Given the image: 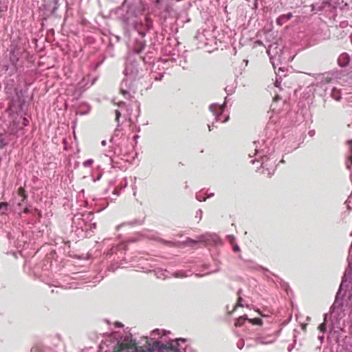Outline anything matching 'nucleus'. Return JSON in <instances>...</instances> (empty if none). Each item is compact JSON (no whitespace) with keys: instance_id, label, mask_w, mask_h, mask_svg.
<instances>
[{"instance_id":"1","label":"nucleus","mask_w":352,"mask_h":352,"mask_svg":"<svg viewBox=\"0 0 352 352\" xmlns=\"http://www.w3.org/2000/svg\"><path fill=\"white\" fill-rule=\"evenodd\" d=\"M145 10L146 4L143 0H124L114 10L115 16L121 23L126 38L131 39L132 31L138 34V37L135 38L131 47L136 54H141L145 48L144 37L146 32L153 28V19L148 14L144 16V21L140 19Z\"/></svg>"},{"instance_id":"2","label":"nucleus","mask_w":352,"mask_h":352,"mask_svg":"<svg viewBox=\"0 0 352 352\" xmlns=\"http://www.w3.org/2000/svg\"><path fill=\"white\" fill-rule=\"evenodd\" d=\"M115 338L114 352H182L179 342H186V339L178 338L167 345L147 336L136 342L131 333L120 336L118 333H115Z\"/></svg>"},{"instance_id":"3","label":"nucleus","mask_w":352,"mask_h":352,"mask_svg":"<svg viewBox=\"0 0 352 352\" xmlns=\"http://www.w3.org/2000/svg\"><path fill=\"white\" fill-rule=\"evenodd\" d=\"M352 263L349 260L334 302L330 308V315L334 326L341 328V321L352 312Z\"/></svg>"},{"instance_id":"4","label":"nucleus","mask_w":352,"mask_h":352,"mask_svg":"<svg viewBox=\"0 0 352 352\" xmlns=\"http://www.w3.org/2000/svg\"><path fill=\"white\" fill-rule=\"evenodd\" d=\"M157 50L155 43H152L148 47L147 52L144 56H140V58L142 59L144 64H153L151 73V78H154L155 80H160L165 73L164 70L167 69L168 67L173 63L174 59L168 58L158 60L157 62H155L157 56Z\"/></svg>"},{"instance_id":"5","label":"nucleus","mask_w":352,"mask_h":352,"mask_svg":"<svg viewBox=\"0 0 352 352\" xmlns=\"http://www.w3.org/2000/svg\"><path fill=\"white\" fill-rule=\"evenodd\" d=\"M94 217L91 212L75 214L72 219V233L78 239L91 236L93 230L96 228V223L92 222Z\"/></svg>"},{"instance_id":"6","label":"nucleus","mask_w":352,"mask_h":352,"mask_svg":"<svg viewBox=\"0 0 352 352\" xmlns=\"http://www.w3.org/2000/svg\"><path fill=\"white\" fill-rule=\"evenodd\" d=\"M24 52L25 50L23 47L14 43L11 45L10 52V65L3 66L6 72L8 73L10 77V78L6 80V88L8 86L12 87L14 83V78L19 77V73L18 69L23 67V61L20 60V58Z\"/></svg>"},{"instance_id":"7","label":"nucleus","mask_w":352,"mask_h":352,"mask_svg":"<svg viewBox=\"0 0 352 352\" xmlns=\"http://www.w3.org/2000/svg\"><path fill=\"white\" fill-rule=\"evenodd\" d=\"M253 146L254 147V153L253 155L251 153L249 154L250 157H252L254 156L256 157L254 160H251V163L254 164L255 161L262 160L261 162V167L264 168L265 160L268 159L267 156L270 154V149L267 148L265 145V142H263L261 144L258 141H254L253 142Z\"/></svg>"},{"instance_id":"8","label":"nucleus","mask_w":352,"mask_h":352,"mask_svg":"<svg viewBox=\"0 0 352 352\" xmlns=\"http://www.w3.org/2000/svg\"><path fill=\"white\" fill-rule=\"evenodd\" d=\"M134 80L133 79L129 80V78L126 77L120 84V93L125 99L131 100L135 94V88L133 84Z\"/></svg>"},{"instance_id":"9","label":"nucleus","mask_w":352,"mask_h":352,"mask_svg":"<svg viewBox=\"0 0 352 352\" xmlns=\"http://www.w3.org/2000/svg\"><path fill=\"white\" fill-rule=\"evenodd\" d=\"M124 75L127 78L135 80L139 75L138 64L129 58L126 62Z\"/></svg>"},{"instance_id":"10","label":"nucleus","mask_w":352,"mask_h":352,"mask_svg":"<svg viewBox=\"0 0 352 352\" xmlns=\"http://www.w3.org/2000/svg\"><path fill=\"white\" fill-rule=\"evenodd\" d=\"M124 245L123 244L113 246L106 252L105 257L107 258L111 259L112 261L117 264L124 254Z\"/></svg>"},{"instance_id":"11","label":"nucleus","mask_w":352,"mask_h":352,"mask_svg":"<svg viewBox=\"0 0 352 352\" xmlns=\"http://www.w3.org/2000/svg\"><path fill=\"white\" fill-rule=\"evenodd\" d=\"M228 102V97L225 98L224 103L222 105H219L217 104H210L209 109L211 112H212L213 116H215V119L217 121H221V122H226L228 120L229 116H226L223 120H221L222 113L224 111L225 107L226 104Z\"/></svg>"},{"instance_id":"12","label":"nucleus","mask_w":352,"mask_h":352,"mask_svg":"<svg viewBox=\"0 0 352 352\" xmlns=\"http://www.w3.org/2000/svg\"><path fill=\"white\" fill-rule=\"evenodd\" d=\"M28 196L25 193L24 188H19L17 197H15V203H16L19 207L21 208L25 204H26Z\"/></svg>"},{"instance_id":"13","label":"nucleus","mask_w":352,"mask_h":352,"mask_svg":"<svg viewBox=\"0 0 352 352\" xmlns=\"http://www.w3.org/2000/svg\"><path fill=\"white\" fill-rule=\"evenodd\" d=\"M331 4L328 1H323L320 3H316L311 5V11L317 13L323 11L327 7L329 8Z\"/></svg>"},{"instance_id":"14","label":"nucleus","mask_w":352,"mask_h":352,"mask_svg":"<svg viewBox=\"0 0 352 352\" xmlns=\"http://www.w3.org/2000/svg\"><path fill=\"white\" fill-rule=\"evenodd\" d=\"M349 61L350 56L346 52L341 54L338 58V63L342 67L347 66L349 63Z\"/></svg>"},{"instance_id":"15","label":"nucleus","mask_w":352,"mask_h":352,"mask_svg":"<svg viewBox=\"0 0 352 352\" xmlns=\"http://www.w3.org/2000/svg\"><path fill=\"white\" fill-rule=\"evenodd\" d=\"M293 17V14L292 12H288L285 14L280 15L276 20V23L278 25L282 26L287 21L290 20Z\"/></svg>"},{"instance_id":"16","label":"nucleus","mask_w":352,"mask_h":352,"mask_svg":"<svg viewBox=\"0 0 352 352\" xmlns=\"http://www.w3.org/2000/svg\"><path fill=\"white\" fill-rule=\"evenodd\" d=\"M89 80V77H84L81 81H80L77 86H76V90L79 92H82L85 90H86L89 86H88V82Z\"/></svg>"},{"instance_id":"17","label":"nucleus","mask_w":352,"mask_h":352,"mask_svg":"<svg viewBox=\"0 0 352 352\" xmlns=\"http://www.w3.org/2000/svg\"><path fill=\"white\" fill-rule=\"evenodd\" d=\"M241 294H242V289H239L238 290V292H237V295L239 296V297H238V300H237V303H236V306H235V308H236V307H248V305H244V304L243 303V298L241 296Z\"/></svg>"},{"instance_id":"18","label":"nucleus","mask_w":352,"mask_h":352,"mask_svg":"<svg viewBox=\"0 0 352 352\" xmlns=\"http://www.w3.org/2000/svg\"><path fill=\"white\" fill-rule=\"evenodd\" d=\"M331 97L334 100L339 101L342 98V94L340 93V91L336 88H333L331 91Z\"/></svg>"},{"instance_id":"19","label":"nucleus","mask_w":352,"mask_h":352,"mask_svg":"<svg viewBox=\"0 0 352 352\" xmlns=\"http://www.w3.org/2000/svg\"><path fill=\"white\" fill-rule=\"evenodd\" d=\"M190 271L186 272L184 270H179L173 274V276L176 278H183V277H187L189 276Z\"/></svg>"},{"instance_id":"20","label":"nucleus","mask_w":352,"mask_h":352,"mask_svg":"<svg viewBox=\"0 0 352 352\" xmlns=\"http://www.w3.org/2000/svg\"><path fill=\"white\" fill-rule=\"evenodd\" d=\"M166 273H167V271L163 270H158L155 271L156 276L159 278L164 279V278H167L168 275L166 274Z\"/></svg>"},{"instance_id":"21","label":"nucleus","mask_w":352,"mask_h":352,"mask_svg":"<svg viewBox=\"0 0 352 352\" xmlns=\"http://www.w3.org/2000/svg\"><path fill=\"white\" fill-rule=\"evenodd\" d=\"M246 320H248V318L246 316H241V317L238 318L235 322V326H236V327L242 326Z\"/></svg>"},{"instance_id":"22","label":"nucleus","mask_w":352,"mask_h":352,"mask_svg":"<svg viewBox=\"0 0 352 352\" xmlns=\"http://www.w3.org/2000/svg\"><path fill=\"white\" fill-rule=\"evenodd\" d=\"M196 199L199 201H204L206 199V194L203 190L196 194Z\"/></svg>"},{"instance_id":"23","label":"nucleus","mask_w":352,"mask_h":352,"mask_svg":"<svg viewBox=\"0 0 352 352\" xmlns=\"http://www.w3.org/2000/svg\"><path fill=\"white\" fill-rule=\"evenodd\" d=\"M270 338L258 337L257 338V341L261 344H269L272 342V340Z\"/></svg>"},{"instance_id":"24","label":"nucleus","mask_w":352,"mask_h":352,"mask_svg":"<svg viewBox=\"0 0 352 352\" xmlns=\"http://www.w3.org/2000/svg\"><path fill=\"white\" fill-rule=\"evenodd\" d=\"M249 320L253 324L261 325L263 324V320L260 318H254L252 319H250Z\"/></svg>"},{"instance_id":"25","label":"nucleus","mask_w":352,"mask_h":352,"mask_svg":"<svg viewBox=\"0 0 352 352\" xmlns=\"http://www.w3.org/2000/svg\"><path fill=\"white\" fill-rule=\"evenodd\" d=\"M1 215L5 213L6 211H8V204L6 202H1ZM3 219V217H1V220Z\"/></svg>"},{"instance_id":"26","label":"nucleus","mask_w":352,"mask_h":352,"mask_svg":"<svg viewBox=\"0 0 352 352\" xmlns=\"http://www.w3.org/2000/svg\"><path fill=\"white\" fill-rule=\"evenodd\" d=\"M224 89L228 95H231L234 91V87L233 86H227Z\"/></svg>"},{"instance_id":"27","label":"nucleus","mask_w":352,"mask_h":352,"mask_svg":"<svg viewBox=\"0 0 352 352\" xmlns=\"http://www.w3.org/2000/svg\"><path fill=\"white\" fill-rule=\"evenodd\" d=\"M143 223V220H134L132 221L127 222L126 224L131 225V226H135V225H142Z\"/></svg>"},{"instance_id":"28","label":"nucleus","mask_w":352,"mask_h":352,"mask_svg":"<svg viewBox=\"0 0 352 352\" xmlns=\"http://www.w3.org/2000/svg\"><path fill=\"white\" fill-rule=\"evenodd\" d=\"M318 329L320 332L324 333L326 331V323L324 322L318 326Z\"/></svg>"},{"instance_id":"29","label":"nucleus","mask_w":352,"mask_h":352,"mask_svg":"<svg viewBox=\"0 0 352 352\" xmlns=\"http://www.w3.org/2000/svg\"><path fill=\"white\" fill-rule=\"evenodd\" d=\"M94 163V160L92 159H88L83 162V166L85 167H88L91 166Z\"/></svg>"},{"instance_id":"30","label":"nucleus","mask_w":352,"mask_h":352,"mask_svg":"<svg viewBox=\"0 0 352 352\" xmlns=\"http://www.w3.org/2000/svg\"><path fill=\"white\" fill-rule=\"evenodd\" d=\"M58 1H59V0H52V2H53V3H54V7H53V8H52V13H54V12H55V11H56V10H57V9H58Z\"/></svg>"},{"instance_id":"31","label":"nucleus","mask_w":352,"mask_h":352,"mask_svg":"<svg viewBox=\"0 0 352 352\" xmlns=\"http://www.w3.org/2000/svg\"><path fill=\"white\" fill-rule=\"evenodd\" d=\"M160 331H161V330H160L159 329H154L153 331H151V335L152 336H155L156 335H160Z\"/></svg>"},{"instance_id":"32","label":"nucleus","mask_w":352,"mask_h":352,"mask_svg":"<svg viewBox=\"0 0 352 352\" xmlns=\"http://www.w3.org/2000/svg\"><path fill=\"white\" fill-rule=\"evenodd\" d=\"M236 345L239 349H241L244 346V341L243 340H239Z\"/></svg>"},{"instance_id":"33","label":"nucleus","mask_w":352,"mask_h":352,"mask_svg":"<svg viewBox=\"0 0 352 352\" xmlns=\"http://www.w3.org/2000/svg\"><path fill=\"white\" fill-rule=\"evenodd\" d=\"M112 153L115 154V152H113L112 151H109L108 153L105 154L107 157H109V160L112 162Z\"/></svg>"},{"instance_id":"34","label":"nucleus","mask_w":352,"mask_h":352,"mask_svg":"<svg viewBox=\"0 0 352 352\" xmlns=\"http://www.w3.org/2000/svg\"><path fill=\"white\" fill-rule=\"evenodd\" d=\"M201 215H202V210L201 209H199L196 212V217H199V219H201Z\"/></svg>"},{"instance_id":"35","label":"nucleus","mask_w":352,"mask_h":352,"mask_svg":"<svg viewBox=\"0 0 352 352\" xmlns=\"http://www.w3.org/2000/svg\"><path fill=\"white\" fill-rule=\"evenodd\" d=\"M240 250V248L238 245H234L233 246V251L236 252H239Z\"/></svg>"},{"instance_id":"36","label":"nucleus","mask_w":352,"mask_h":352,"mask_svg":"<svg viewBox=\"0 0 352 352\" xmlns=\"http://www.w3.org/2000/svg\"><path fill=\"white\" fill-rule=\"evenodd\" d=\"M102 175V173H99V174L97 175V177H94V176H93L94 181H95V182H96V181L99 180V179L101 178Z\"/></svg>"},{"instance_id":"37","label":"nucleus","mask_w":352,"mask_h":352,"mask_svg":"<svg viewBox=\"0 0 352 352\" xmlns=\"http://www.w3.org/2000/svg\"><path fill=\"white\" fill-rule=\"evenodd\" d=\"M120 113L118 110H116V120L118 121L119 118L120 117Z\"/></svg>"},{"instance_id":"38","label":"nucleus","mask_w":352,"mask_h":352,"mask_svg":"<svg viewBox=\"0 0 352 352\" xmlns=\"http://www.w3.org/2000/svg\"><path fill=\"white\" fill-rule=\"evenodd\" d=\"M23 212L24 213H29L30 212V210L29 208L27 207V206L25 205L23 210Z\"/></svg>"},{"instance_id":"39","label":"nucleus","mask_w":352,"mask_h":352,"mask_svg":"<svg viewBox=\"0 0 352 352\" xmlns=\"http://www.w3.org/2000/svg\"><path fill=\"white\" fill-rule=\"evenodd\" d=\"M308 134L309 135V136L313 137L315 135V131L314 130H310L308 132Z\"/></svg>"},{"instance_id":"40","label":"nucleus","mask_w":352,"mask_h":352,"mask_svg":"<svg viewBox=\"0 0 352 352\" xmlns=\"http://www.w3.org/2000/svg\"><path fill=\"white\" fill-rule=\"evenodd\" d=\"M274 85H275L276 87H278L280 86V82L276 78Z\"/></svg>"},{"instance_id":"41","label":"nucleus","mask_w":352,"mask_h":352,"mask_svg":"<svg viewBox=\"0 0 352 352\" xmlns=\"http://www.w3.org/2000/svg\"><path fill=\"white\" fill-rule=\"evenodd\" d=\"M115 325H116V327H123L122 324L121 322H116Z\"/></svg>"},{"instance_id":"42","label":"nucleus","mask_w":352,"mask_h":352,"mask_svg":"<svg viewBox=\"0 0 352 352\" xmlns=\"http://www.w3.org/2000/svg\"><path fill=\"white\" fill-rule=\"evenodd\" d=\"M258 269L261 270H263V271L269 272V270H267V269L264 268V267H262V266H258Z\"/></svg>"},{"instance_id":"43","label":"nucleus","mask_w":352,"mask_h":352,"mask_svg":"<svg viewBox=\"0 0 352 352\" xmlns=\"http://www.w3.org/2000/svg\"><path fill=\"white\" fill-rule=\"evenodd\" d=\"M228 238L230 239V243H232L234 241V238L233 236H228Z\"/></svg>"},{"instance_id":"44","label":"nucleus","mask_w":352,"mask_h":352,"mask_svg":"<svg viewBox=\"0 0 352 352\" xmlns=\"http://www.w3.org/2000/svg\"><path fill=\"white\" fill-rule=\"evenodd\" d=\"M208 126L209 131H211V130H212V127H214V124L212 123L211 125H210V124H208Z\"/></svg>"},{"instance_id":"45","label":"nucleus","mask_w":352,"mask_h":352,"mask_svg":"<svg viewBox=\"0 0 352 352\" xmlns=\"http://www.w3.org/2000/svg\"><path fill=\"white\" fill-rule=\"evenodd\" d=\"M318 339L320 340V342H322L324 340V336H318Z\"/></svg>"},{"instance_id":"46","label":"nucleus","mask_w":352,"mask_h":352,"mask_svg":"<svg viewBox=\"0 0 352 352\" xmlns=\"http://www.w3.org/2000/svg\"><path fill=\"white\" fill-rule=\"evenodd\" d=\"M23 122H24V124H25V125H26V124H27V123L28 122V119H27V118H24V119H23Z\"/></svg>"},{"instance_id":"47","label":"nucleus","mask_w":352,"mask_h":352,"mask_svg":"<svg viewBox=\"0 0 352 352\" xmlns=\"http://www.w3.org/2000/svg\"><path fill=\"white\" fill-rule=\"evenodd\" d=\"M101 144H102V146H105V145L107 144V142H106V140H102V141L101 142Z\"/></svg>"},{"instance_id":"48","label":"nucleus","mask_w":352,"mask_h":352,"mask_svg":"<svg viewBox=\"0 0 352 352\" xmlns=\"http://www.w3.org/2000/svg\"><path fill=\"white\" fill-rule=\"evenodd\" d=\"M164 332V335H166V333H170V331H166L165 330H162Z\"/></svg>"},{"instance_id":"49","label":"nucleus","mask_w":352,"mask_h":352,"mask_svg":"<svg viewBox=\"0 0 352 352\" xmlns=\"http://www.w3.org/2000/svg\"><path fill=\"white\" fill-rule=\"evenodd\" d=\"M165 10L166 12H169V8H168V6H167V7L165 8V10Z\"/></svg>"},{"instance_id":"50","label":"nucleus","mask_w":352,"mask_h":352,"mask_svg":"<svg viewBox=\"0 0 352 352\" xmlns=\"http://www.w3.org/2000/svg\"><path fill=\"white\" fill-rule=\"evenodd\" d=\"M87 108H88V109H89L88 107H87ZM88 110H89V109H88ZM88 111H86V112H80V114H84V113H87Z\"/></svg>"},{"instance_id":"51","label":"nucleus","mask_w":352,"mask_h":352,"mask_svg":"<svg viewBox=\"0 0 352 352\" xmlns=\"http://www.w3.org/2000/svg\"><path fill=\"white\" fill-rule=\"evenodd\" d=\"M133 138H134L135 140H136L137 138H138V135H135L133 136Z\"/></svg>"},{"instance_id":"52","label":"nucleus","mask_w":352,"mask_h":352,"mask_svg":"<svg viewBox=\"0 0 352 352\" xmlns=\"http://www.w3.org/2000/svg\"><path fill=\"white\" fill-rule=\"evenodd\" d=\"M164 243H166V244H169V243H170V241H164Z\"/></svg>"},{"instance_id":"53","label":"nucleus","mask_w":352,"mask_h":352,"mask_svg":"<svg viewBox=\"0 0 352 352\" xmlns=\"http://www.w3.org/2000/svg\"><path fill=\"white\" fill-rule=\"evenodd\" d=\"M109 269H112V270H114L113 264L109 267Z\"/></svg>"},{"instance_id":"54","label":"nucleus","mask_w":352,"mask_h":352,"mask_svg":"<svg viewBox=\"0 0 352 352\" xmlns=\"http://www.w3.org/2000/svg\"><path fill=\"white\" fill-rule=\"evenodd\" d=\"M56 287H62L63 286H60V285H54Z\"/></svg>"},{"instance_id":"55","label":"nucleus","mask_w":352,"mask_h":352,"mask_svg":"<svg viewBox=\"0 0 352 352\" xmlns=\"http://www.w3.org/2000/svg\"><path fill=\"white\" fill-rule=\"evenodd\" d=\"M243 61L245 63V65H248V60H243Z\"/></svg>"},{"instance_id":"56","label":"nucleus","mask_w":352,"mask_h":352,"mask_svg":"<svg viewBox=\"0 0 352 352\" xmlns=\"http://www.w3.org/2000/svg\"><path fill=\"white\" fill-rule=\"evenodd\" d=\"M10 235H11L10 233H8L7 236H8V239H10Z\"/></svg>"},{"instance_id":"57","label":"nucleus","mask_w":352,"mask_h":352,"mask_svg":"<svg viewBox=\"0 0 352 352\" xmlns=\"http://www.w3.org/2000/svg\"><path fill=\"white\" fill-rule=\"evenodd\" d=\"M213 195H214V194H213V193H211L210 195H208V197H212V196H213Z\"/></svg>"},{"instance_id":"58","label":"nucleus","mask_w":352,"mask_h":352,"mask_svg":"<svg viewBox=\"0 0 352 352\" xmlns=\"http://www.w3.org/2000/svg\"><path fill=\"white\" fill-rule=\"evenodd\" d=\"M122 265V263H120V265H118L117 267H121V265Z\"/></svg>"},{"instance_id":"59","label":"nucleus","mask_w":352,"mask_h":352,"mask_svg":"<svg viewBox=\"0 0 352 352\" xmlns=\"http://www.w3.org/2000/svg\"><path fill=\"white\" fill-rule=\"evenodd\" d=\"M254 6H255L256 8H257V3L256 2L254 3Z\"/></svg>"},{"instance_id":"60","label":"nucleus","mask_w":352,"mask_h":352,"mask_svg":"<svg viewBox=\"0 0 352 352\" xmlns=\"http://www.w3.org/2000/svg\"><path fill=\"white\" fill-rule=\"evenodd\" d=\"M65 288H69H69H72V286H71V285H70V286H69V287L65 286Z\"/></svg>"},{"instance_id":"61","label":"nucleus","mask_w":352,"mask_h":352,"mask_svg":"<svg viewBox=\"0 0 352 352\" xmlns=\"http://www.w3.org/2000/svg\"><path fill=\"white\" fill-rule=\"evenodd\" d=\"M288 351H292V347H289V348H288Z\"/></svg>"},{"instance_id":"62","label":"nucleus","mask_w":352,"mask_h":352,"mask_svg":"<svg viewBox=\"0 0 352 352\" xmlns=\"http://www.w3.org/2000/svg\"><path fill=\"white\" fill-rule=\"evenodd\" d=\"M155 3H160V0H156Z\"/></svg>"},{"instance_id":"63","label":"nucleus","mask_w":352,"mask_h":352,"mask_svg":"<svg viewBox=\"0 0 352 352\" xmlns=\"http://www.w3.org/2000/svg\"><path fill=\"white\" fill-rule=\"evenodd\" d=\"M1 146H2L3 144H3V140H2V139H1Z\"/></svg>"},{"instance_id":"64","label":"nucleus","mask_w":352,"mask_h":352,"mask_svg":"<svg viewBox=\"0 0 352 352\" xmlns=\"http://www.w3.org/2000/svg\"><path fill=\"white\" fill-rule=\"evenodd\" d=\"M327 314H324V320H326Z\"/></svg>"}]
</instances>
